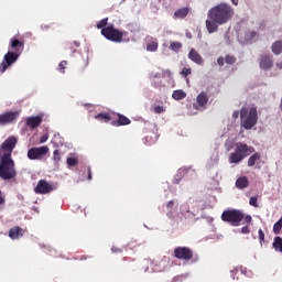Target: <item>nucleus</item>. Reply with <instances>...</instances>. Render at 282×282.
<instances>
[{"label":"nucleus","instance_id":"79ce46f5","mask_svg":"<svg viewBox=\"0 0 282 282\" xmlns=\"http://www.w3.org/2000/svg\"><path fill=\"white\" fill-rule=\"evenodd\" d=\"M217 63L219 65V67H224L225 63H226V57H218L217 58Z\"/></svg>","mask_w":282,"mask_h":282},{"label":"nucleus","instance_id":"a18cd8bd","mask_svg":"<svg viewBox=\"0 0 282 282\" xmlns=\"http://www.w3.org/2000/svg\"><path fill=\"white\" fill-rule=\"evenodd\" d=\"M87 175H88V180L91 181V167H87Z\"/></svg>","mask_w":282,"mask_h":282},{"label":"nucleus","instance_id":"f03ea898","mask_svg":"<svg viewBox=\"0 0 282 282\" xmlns=\"http://www.w3.org/2000/svg\"><path fill=\"white\" fill-rule=\"evenodd\" d=\"M8 53L4 54L2 63L0 64V72L3 74L8 67H12L17 61H19V56L23 54V50H25V40L19 35L13 36L10 40Z\"/></svg>","mask_w":282,"mask_h":282},{"label":"nucleus","instance_id":"a211bd4d","mask_svg":"<svg viewBox=\"0 0 282 282\" xmlns=\"http://www.w3.org/2000/svg\"><path fill=\"white\" fill-rule=\"evenodd\" d=\"M95 120H98V122H111V115L109 112H100L95 116Z\"/></svg>","mask_w":282,"mask_h":282},{"label":"nucleus","instance_id":"58836bf2","mask_svg":"<svg viewBox=\"0 0 282 282\" xmlns=\"http://www.w3.org/2000/svg\"><path fill=\"white\" fill-rule=\"evenodd\" d=\"M48 139H50V133H47V132L44 133V134L41 137V139H40L41 144L47 142Z\"/></svg>","mask_w":282,"mask_h":282},{"label":"nucleus","instance_id":"2eb2a0df","mask_svg":"<svg viewBox=\"0 0 282 282\" xmlns=\"http://www.w3.org/2000/svg\"><path fill=\"white\" fill-rule=\"evenodd\" d=\"M117 118L116 121L111 122L112 127H127L131 122V119L121 113H117Z\"/></svg>","mask_w":282,"mask_h":282},{"label":"nucleus","instance_id":"c9c22d12","mask_svg":"<svg viewBox=\"0 0 282 282\" xmlns=\"http://www.w3.org/2000/svg\"><path fill=\"white\" fill-rule=\"evenodd\" d=\"M153 111L154 113H164L166 110L164 109V106H155Z\"/></svg>","mask_w":282,"mask_h":282},{"label":"nucleus","instance_id":"f704fd0d","mask_svg":"<svg viewBox=\"0 0 282 282\" xmlns=\"http://www.w3.org/2000/svg\"><path fill=\"white\" fill-rule=\"evenodd\" d=\"M67 67V61H62L58 65V70L61 74H65V68Z\"/></svg>","mask_w":282,"mask_h":282},{"label":"nucleus","instance_id":"ea45409f","mask_svg":"<svg viewBox=\"0 0 282 282\" xmlns=\"http://www.w3.org/2000/svg\"><path fill=\"white\" fill-rule=\"evenodd\" d=\"M173 206H175V202H173V200L167 202L166 208H167L169 213L173 212Z\"/></svg>","mask_w":282,"mask_h":282},{"label":"nucleus","instance_id":"c756f323","mask_svg":"<svg viewBox=\"0 0 282 282\" xmlns=\"http://www.w3.org/2000/svg\"><path fill=\"white\" fill-rule=\"evenodd\" d=\"M259 197L258 196H251L249 199L250 206H253V208H259Z\"/></svg>","mask_w":282,"mask_h":282},{"label":"nucleus","instance_id":"8fccbe9b","mask_svg":"<svg viewBox=\"0 0 282 282\" xmlns=\"http://www.w3.org/2000/svg\"><path fill=\"white\" fill-rule=\"evenodd\" d=\"M122 261H134L132 258L123 257Z\"/></svg>","mask_w":282,"mask_h":282},{"label":"nucleus","instance_id":"603ef678","mask_svg":"<svg viewBox=\"0 0 282 282\" xmlns=\"http://www.w3.org/2000/svg\"><path fill=\"white\" fill-rule=\"evenodd\" d=\"M79 261H87V256H82V257L79 258Z\"/></svg>","mask_w":282,"mask_h":282},{"label":"nucleus","instance_id":"7c9ffc66","mask_svg":"<svg viewBox=\"0 0 282 282\" xmlns=\"http://www.w3.org/2000/svg\"><path fill=\"white\" fill-rule=\"evenodd\" d=\"M53 162H55V164H58V162H61V151L59 150H54Z\"/></svg>","mask_w":282,"mask_h":282},{"label":"nucleus","instance_id":"2f4dec72","mask_svg":"<svg viewBox=\"0 0 282 282\" xmlns=\"http://www.w3.org/2000/svg\"><path fill=\"white\" fill-rule=\"evenodd\" d=\"M66 163L68 164V166H78V159L67 158Z\"/></svg>","mask_w":282,"mask_h":282},{"label":"nucleus","instance_id":"de8ad7c7","mask_svg":"<svg viewBox=\"0 0 282 282\" xmlns=\"http://www.w3.org/2000/svg\"><path fill=\"white\" fill-rule=\"evenodd\" d=\"M275 66L278 67V69H282V62H278Z\"/></svg>","mask_w":282,"mask_h":282},{"label":"nucleus","instance_id":"ddd939ff","mask_svg":"<svg viewBox=\"0 0 282 282\" xmlns=\"http://www.w3.org/2000/svg\"><path fill=\"white\" fill-rule=\"evenodd\" d=\"M208 93L202 91L197 97H196V105L194 104V109H206V105H208Z\"/></svg>","mask_w":282,"mask_h":282},{"label":"nucleus","instance_id":"412c9836","mask_svg":"<svg viewBox=\"0 0 282 282\" xmlns=\"http://www.w3.org/2000/svg\"><path fill=\"white\" fill-rule=\"evenodd\" d=\"M259 160H261V153H260V152L253 153V154L248 159V166H249V167L254 166V164H257V162H259Z\"/></svg>","mask_w":282,"mask_h":282},{"label":"nucleus","instance_id":"7ed1b4c3","mask_svg":"<svg viewBox=\"0 0 282 282\" xmlns=\"http://www.w3.org/2000/svg\"><path fill=\"white\" fill-rule=\"evenodd\" d=\"M221 221L225 224H229V226H234L237 228L241 225V221L245 224H252V216L246 215L241 209H227L221 214Z\"/></svg>","mask_w":282,"mask_h":282},{"label":"nucleus","instance_id":"f257e3e1","mask_svg":"<svg viewBox=\"0 0 282 282\" xmlns=\"http://www.w3.org/2000/svg\"><path fill=\"white\" fill-rule=\"evenodd\" d=\"M206 20V29L209 34H215L219 30V25H225L228 21H231L235 17V9L226 3L221 2L213 7L208 13Z\"/></svg>","mask_w":282,"mask_h":282},{"label":"nucleus","instance_id":"6e6552de","mask_svg":"<svg viewBox=\"0 0 282 282\" xmlns=\"http://www.w3.org/2000/svg\"><path fill=\"white\" fill-rule=\"evenodd\" d=\"M19 138L11 135L8 137L0 145V158H12V152L17 148Z\"/></svg>","mask_w":282,"mask_h":282},{"label":"nucleus","instance_id":"39448f33","mask_svg":"<svg viewBox=\"0 0 282 282\" xmlns=\"http://www.w3.org/2000/svg\"><path fill=\"white\" fill-rule=\"evenodd\" d=\"M250 153H254V149L246 143H236L235 152L229 155V164H239L242 160H246Z\"/></svg>","mask_w":282,"mask_h":282},{"label":"nucleus","instance_id":"864d4df0","mask_svg":"<svg viewBox=\"0 0 282 282\" xmlns=\"http://www.w3.org/2000/svg\"><path fill=\"white\" fill-rule=\"evenodd\" d=\"M75 47H80V43L74 42Z\"/></svg>","mask_w":282,"mask_h":282},{"label":"nucleus","instance_id":"393cba45","mask_svg":"<svg viewBox=\"0 0 282 282\" xmlns=\"http://www.w3.org/2000/svg\"><path fill=\"white\" fill-rule=\"evenodd\" d=\"M109 18H105L102 20H100L98 23H97V30H105V28H108L109 26Z\"/></svg>","mask_w":282,"mask_h":282},{"label":"nucleus","instance_id":"20e7f679","mask_svg":"<svg viewBox=\"0 0 282 282\" xmlns=\"http://www.w3.org/2000/svg\"><path fill=\"white\" fill-rule=\"evenodd\" d=\"M240 122L241 127L246 129V131H250L252 127H257V122H259V113L257 112V107L251 108H241L240 110Z\"/></svg>","mask_w":282,"mask_h":282},{"label":"nucleus","instance_id":"9b49d317","mask_svg":"<svg viewBox=\"0 0 282 282\" xmlns=\"http://www.w3.org/2000/svg\"><path fill=\"white\" fill-rule=\"evenodd\" d=\"M54 191H56V186L50 184L47 181L41 180L37 182L36 193H39L40 195H48V193H52Z\"/></svg>","mask_w":282,"mask_h":282},{"label":"nucleus","instance_id":"b1692460","mask_svg":"<svg viewBox=\"0 0 282 282\" xmlns=\"http://www.w3.org/2000/svg\"><path fill=\"white\" fill-rule=\"evenodd\" d=\"M158 47H160V44L158 43V40H151L147 44L148 52H158Z\"/></svg>","mask_w":282,"mask_h":282},{"label":"nucleus","instance_id":"dca6fc26","mask_svg":"<svg viewBox=\"0 0 282 282\" xmlns=\"http://www.w3.org/2000/svg\"><path fill=\"white\" fill-rule=\"evenodd\" d=\"M9 237H10V239H13V240L21 239V237H23V230L19 226L12 227L9 230Z\"/></svg>","mask_w":282,"mask_h":282},{"label":"nucleus","instance_id":"9d476101","mask_svg":"<svg viewBox=\"0 0 282 282\" xmlns=\"http://www.w3.org/2000/svg\"><path fill=\"white\" fill-rule=\"evenodd\" d=\"M173 257L180 261H191L194 257L193 249L188 247H176Z\"/></svg>","mask_w":282,"mask_h":282},{"label":"nucleus","instance_id":"09e8293b","mask_svg":"<svg viewBox=\"0 0 282 282\" xmlns=\"http://www.w3.org/2000/svg\"><path fill=\"white\" fill-rule=\"evenodd\" d=\"M112 252H122L119 248L112 247Z\"/></svg>","mask_w":282,"mask_h":282},{"label":"nucleus","instance_id":"423d86ee","mask_svg":"<svg viewBox=\"0 0 282 282\" xmlns=\"http://www.w3.org/2000/svg\"><path fill=\"white\" fill-rule=\"evenodd\" d=\"M0 177L1 180H14L17 177L12 156H0Z\"/></svg>","mask_w":282,"mask_h":282},{"label":"nucleus","instance_id":"72a5a7b5","mask_svg":"<svg viewBox=\"0 0 282 282\" xmlns=\"http://www.w3.org/2000/svg\"><path fill=\"white\" fill-rule=\"evenodd\" d=\"M191 74H192V69L187 67H184L181 72V76H183V78H187L188 76H191Z\"/></svg>","mask_w":282,"mask_h":282},{"label":"nucleus","instance_id":"473e14b6","mask_svg":"<svg viewBox=\"0 0 282 282\" xmlns=\"http://www.w3.org/2000/svg\"><path fill=\"white\" fill-rule=\"evenodd\" d=\"M29 160H36V148H32L28 152Z\"/></svg>","mask_w":282,"mask_h":282},{"label":"nucleus","instance_id":"f8f14e48","mask_svg":"<svg viewBox=\"0 0 282 282\" xmlns=\"http://www.w3.org/2000/svg\"><path fill=\"white\" fill-rule=\"evenodd\" d=\"M259 67L264 72H268L274 67V59H272V55L270 54H262L259 57Z\"/></svg>","mask_w":282,"mask_h":282},{"label":"nucleus","instance_id":"aec40b11","mask_svg":"<svg viewBox=\"0 0 282 282\" xmlns=\"http://www.w3.org/2000/svg\"><path fill=\"white\" fill-rule=\"evenodd\" d=\"M271 52H273L275 54V56L281 55L282 54V41H275L271 45Z\"/></svg>","mask_w":282,"mask_h":282},{"label":"nucleus","instance_id":"a878e982","mask_svg":"<svg viewBox=\"0 0 282 282\" xmlns=\"http://www.w3.org/2000/svg\"><path fill=\"white\" fill-rule=\"evenodd\" d=\"M282 229V217L273 225L274 235H281Z\"/></svg>","mask_w":282,"mask_h":282},{"label":"nucleus","instance_id":"1a4fd4ad","mask_svg":"<svg viewBox=\"0 0 282 282\" xmlns=\"http://www.w3.org/2000/svg\"><path fill=\"white\" fill-rule=\"evenodd\" d=\"M21 111L19 110H7L0 113V127H7V124H14L19 120Z\"/></svg>","mask_w":282,"mask_h":282},{"label":"nucleus","instance_id":"f3484780","mask_svg":"<svg viewBox=\"0 0 282 282\" xmlns=\"http://www.w3.org/2000/svg\"><path fill=\"white\" fill-rule=\"evenodd\" d=\"M188 12H191V9H188L187 7L181 8L174 12L173 18L174 19H186V17H188Z\"/></svg>","mask_w":282,"mask_h":282},{"label":"nucleus","instance_id":"37998d69","mask_svg":"<svg viewBox=\"0 0 282 282\" xmlns=\"http://www.w3.org/2000/svg\"><path fill=\"white\" fill-rule=\"evenodd\" d=\"M43 122V115L36 116V127H40V124Z\"/></svg>","mask_w":282,"mask_h":282},{"label":"nucleus","instance_id":"5701e85b","mask_svg":"<svg viewBox=\"0 0 282 282\" xmlns=\"http://www.w3.org/2000/svg\"><path fill=\"white\" fill-rule=\"evenodd\" d=\"M172 98L174 100H184V98H186V91L178 89V90H174L172 94Z\"/></svg>","mask_w":282,"mask_h":282},{"label":"nucleus","instance_id":"0eeeda50","mask_svg":"<svg viewBox=\"0 0 282 282\" xmlns=\"http://www.w3.org/2000/svg\"><path fill=\"white\" fill-rule=\"evenodd\" d=\"M129 34L127 31H122L120 29H116L113 23L108 24L107 28L101 30V36H105L107 41H111L112 43H122L124 42V36Z\"/></svg>","mask_w":282,"mask_h":282},{"label":"nucleus","instance_id":"6ab92c4d","mask_svg":"<svg viewBox=\"0 0 282 282\" xmlns=\"http://www.w3.org/2000/svg\"><path fill=\"white\" fill-rule=\"evenodd\" d=\"M250 185V182L248 181V177L246 176H241L239 178H237L236 181V187L243 189V188H248V186Z\"/></svg>","mask_w":282,"mask_h":282},{"label":"nucleus","instance_id":"c85d7f7f","mask_svg":"<svg viewBox=\"0 0 282 282\" xmlns=\"http://www.w3.org/2000/svg\"><path fill=\"white\" fill-rule=\"evenodd\" d=\"M28 127L31 129H36V117H31L26 120Z\"/></svg>","mask_w":282,"mask_h":282},{"label":"nucleus","instance_id":"4be33fe9","mask_svg":"<svg viewBox=\"0 0 282 282\" xmlns=\"http://www.w3.org/2000/svg\"><path fill=\"white\" fill-rule=\"evenodd\" d=\"M50 153V147L42 145L40 148H36V160H41L42 155H47Z\"/></svg>","mask_w":282,"mask_h":282},{"label":"nucleus","instance_id":"49530a36","mask_svg":"<svg viewBox=\"0 0 282 282\" xmlns=\"http://www.w3.org/2000/svg\"><path fill=\"white\" fill-rule=\"evenodd\" d=\"M232 118H234L235 120H237V118H239V111H234Z\"/></svg>","mask_w":282,"mask_h":282},{"label":"nucleus","instance_id":"a19ab883","mask_svg":"<svg viewBox=\"0 0 282 282\" xmlns=\"http://www.w3.org/2000/svg\"><path fill=\"white\" fill-rule=\"evenodd\" d=\"M257 37V33L256 31H250L249 33H247V39H249L250 41H252V39Z\"/></svg>","mask_w":282,"mask_h":282},{"label":"nucleus","instance_id":"cd10ccee","mask_svg":"<svg viewBox=\"0 0 282 282\" xmlns=\"http://www.w3.org/2000/svg\"><path fill=\"white\" fill-rule=\"evenodd\" d=\"M225 63L227 65H235V63H237V57H235V55H226Z\"/></svg>","mask_w":282,"mask_h":282},{"label":"nucleus","instance_id":"e433bc0d","mask_svg":"<svg viewBox=\"0 0 282 282\" xmlns=\"http://www.w3.org/2000/svg\"><path fill=\"white\" fill-rule=\"evenodd\" d=\"M258 235L260 243H263V241H265V234L263 232V229H259Z\"/></svg>","mask_w":282,"mask_h":282},{"label":"nucleus","instance_id":"5fc2aeb1","mask_svg":"<svg viewBox=\"0 0 282 282\" xmlns=\"http://www.w3.org/2000/svg\"><path fill=\"white\" fill-rule=\"evenodd\" d=\"M34 191H36V187H34Z\"/></svg>","mask_w":282,"mask_h":282},{"label":"nucleus","instance_id":"c03bdc74","mask_svg":"<svg viewBox=\"0 0 282 282\" xmlns=\"http://www.w3.org/2000/svg\"><path fill=\"white\" fill-rule=\"evenodd\" d=\"M6 204V198L3 197V194L0 191V206H3Z\"/></svg>","mask_w":282,"mask_h":282},{"label":"nucleus","instance_id":"4468645a","mask_svg":"<svg viewBox=\"0 0 282 282\" xmlns=\"http://www.w3.org/2000/svg\"><path fill=\"white\" fill-rule=\"evenodd\" d=\"M189 61H193V63H196V65H204V57L195 51V48H192L188 53Z\"/></svg>","mask_w":282,"mask_h":282},{"label":"nucleus","instance_id":"3c124183","mask_svg":"<svg viewBox=\"0 0 282 282\" xmlns=\"http://www.w3.org/2000/svg\"><path fill=\"white\" fill-rule=\"evenodd\" d=\"M232 6H239V0H231Z\"/></svg>","mask_w":282,"mask_h":282},{"label":"nucleus","instance_id":"bb28decb","mask_svg":"<svg viewBox=\"0 0 282 282\" xmlns=\"http://www.w3.org/2000/svg\"><path fill=\"white\" fill-rule=\"evenodd\" d=\"M181 47H182V42H171L170 43V50H172V52H180Z\"/></svg>","mask_w":282,"mask_h":282},{"label":"nucleus","instance_id":"4c0bfd02","mask_svg":"<svg viewBox=\"0 0 282 282\" xmlns=\"http://www.w3.org/2000/svg\"><path fill=\"white\" fill-rule=\"evenodd\" d=\"M242 235H250V224H247L245 227L241 228Z\"/></svg>","mask_w":282,"mask_h":282}]
</instances>
